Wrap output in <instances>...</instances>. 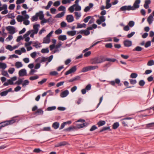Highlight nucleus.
Returning <instances> with one entry per match:
<instances>
[{"label":"nucleus","mask_w":154,"mask_h":154,"mask_svg":"<svg viewBox=\"0 0 154 154\" xmlns=\"http://www.w3.org/2000/svg\"><path fill=\"white\" fill-rule=\"evenodd\" d=\"M66 10V8L65 7L63 6H60L58 8V10L59 11H65Z\"/></svg>","instance_id":"64"},{"label":"nucleus","mask_w":154,"mask_h":154,"mask_svg":"<svg viewBox=\"0 0 154 154\" xmlns=\"http://www.w3.org/2000/svg\"><path fill=\"white\" fill-rule=\"evenodd\" d=\"M43 111L42 110V109H37V111L35 113V114H36L38 113V115H42L43 114Z\"/></svg>","instance_id":"38"},{"label":"nucleus","mask_w":154,"mask_h":154,"mask_svg":"<svg viewBox=\"0 0 154 154\" xmlns=\"http://www.w3.org/2000/svg\"><path fill=\"white\" fill-rule=\"evenodd\" d=\"M65 12L64 11L60 13L57 14L56 16V18H60L64 16Z\"/></svg>","instance_id":"30"},{"label":"nucleus","mask_w":154,"mask_h":154,"mask_svg":"<svg viewBox=\"0 0 154 154\" xmlns=\"http://www.w3.org/2000/svg\"><path fill=\"white\" fill-rule=\"evenodd\" d=\"M81 78V76H77L74 77L73 78L71 79H70V80H67L66 81V82H73L77 80H79Z\"/></svg>","instance_id":"11"},{"label":"nucleus","mask_w":154,"mask_h":154,"mask_svg":"<svg viewBox=\"0 0 154 154\" xmlns=\"http://www.w3.org/2000/svg\"><path fill=\"white\" fill-rule=\"evenodd\" d=\"M100 61L99 57H97L91 59V64H96L100 63Z\"/></svg>","instance_id":"2"},{"label":"nucleus","mask_w":154,"mask_h":154,"mask_svg":"<svg viewBox=\"0 0 154 154\" xmlns=\"http://www.w3.org/2000/svg\"><path fill=\"white\" fill-rule=\"evenodd\" d=\"M40 26L39 24H34L33 26V29L32 30V32H34V33H37L38 31V27Z\"/></svg>","instance_id":"10"},{"label":"nucleus","mask_w":154,"mask_h":154,"mask_svg":"<svg viewBox=\"0 0 154 154\" xmlns=\"http://www.w3.org/2000/svg\"><path fill=\"white\" fill-rule=\"evenodd\" d=\"M47 80V79L46 78H44L41 81L38 82V83L39 84L42 85L43 83H45Z\"/></svg>","instance_id":"49"},{"label":"nucleus","mask_w":154,"mask_h":154,"mask_svg":"<svg viewBox=\"0 0 154 154\" xmlns=\"http://www.w3.org/2000/svg\"><path fill=\"white\" fill-rule=\"evenodd\" d=\"M115 83L118 84V85L119 86H121L122 85V83L120 82V80L119 79H116L115 81H112L110 82V84L113 86H114Z\"/></svg>","instance_id":"5"},{"label":"nucleus","mask_w":154,"mask_h":154,"mask_svg":"<svg viewBox=\"0 0 154 154\" xmlns=\"http://www.w3.org/2000/svg\"><path fill=\"white\" fill-rule=\"evenodd\" d=\"M32 44H33V46L35 47L36 48H40L41 47V46L39 45H41V44L40 43H39V45H38V43L36 42H33L32 43Z\"/></svg>","instance_id":"39"},{"label":"nucleus","mask_w":154,"mask_h":154,"mask_svg":"<svg viewBox=\"0 0 154 154\" xmlns=\"http://www.w3.org/2000/svg\"><path fill=\"white\" fill-rule=\"evenodd\" d=\"M74 7L75 6H74V5H73L69 8L68 10L70 12L72 13L74 11Z\"/></svg>","instance_id":"55"},{"label":"nucleus","mask_w":154,"mask_h":154,"mask_svg":"<svg viewBox=\"0 0 154 154\" xmlns=\"http://www.w3.org/2000/svg\"><path fill=\"white\" fill-rule=\"evenodd\" d=\"M110 127L109 126H107V127H103L102 129L100 130L99 131L100 132H101L103 131L107 130H109L110 131H111V129H110Z\"/></svg>","instance_id":"33"},{"label":"nucleus","mask_w":154,"mask_h":154,"mask_svg":"<svg viewBox=\"0 0 154 154\" xmlns=\"http://www.w3.org/2000/svg\"><path fill=\"white\" fill-rule=\"evenodd\" d=\"M151 3L150 0H146L145 1V4L143 5L144 7L146 9H147L149 7V5Z\"/></svg>","instance_id":"17"},{"label":"nucleus","mask_w":154,"mask_h":154,"mask_svg":"<svg viewBox=\"0 0 154 154\" xmlns=\"http://www.w3.org/2000/svg\"><path fill=\"white\" fill-rule=\"evenodd\" d=\"M37 13H38V17H39V18L40 20H42L44 19V15L42 11H40Z\"/></svg>","instance_id":"21"},{"label":"nucleus","mask_w":154,"mask_h":154,"mask_svg":"<svg viewBox=\"0 0 154 154\" xmlns=\"http://www.w3.org/2000/svg\"><path fill=\"white\" fill-rule=\"evenodd\" d=\"M105 124L106 122L105 121L100 120L98 122L97 125L99 127H100L104 125Z\"/></svg>","instance_id":"27"},{"label":"nucleus","mask_w":154,"mask_h":154,"mask_svg":"<svg viewBox=\"0 0 154 154\" xmlns=\"http://www.w3.org/2000/svg\"><path fill=\"white\" fill-rule=\"evenodd\" d=\"M16 19L18 22H21L24 20V17L22 15H18Z\"/></svg>","instance_id":"18"},{"label":"nucleus","mask_w":154,"mask_h":154,"mask_svg":"<svg viewBox=\"0 0 154 154\" xmlns=\"http://www.w3.org/2000/svg\"><path fill=\"white\" fill-rule=\"evenodd\" d=\"M72 73L75 72L77 69L76 66H75L69 69Z\"/></svg>","instance_id":"51"},{"label":"nucleus","mask_w":154,"mask_h":154,"mask_svg":"<svg viewBox=\"0 0 154 154\" xmlns=\"http://www.w3.org/2000/svg\"><path fill=\"white\" fill-rule=\"evenodd\" d=\"M6 29L9 31V33L11 34H13L15 32V28L13 26H9L6 27Z\"/></svg>","instance_id":"3"},{"label":"nucleus","mask_w":154,"mask_h":154,"mask_svg":"<svg viewBox=\"0 0 154 154\" xmlns=\"http://www.w3.org/2000/svg\"><path fill=\"white\" fill-rule=\"evenodd\" d=\"M132 118L131 117H127L125 118L122 119V124L124 126H127L128 122L126 121L125 120L128 119H131Z\"/></svg>","instance_id":"14"},{"label":"nucleus","mask_w":154,"mask_h":154,"mask_svg":"<svg viewBox=\"0 0 154 154\" xmlns=\"http://www.w3.org/2000/svg\"><path fill=\"white\" fill-rule=\"evenodd\" d=\"M139 5L134 3L133 6H131L132 10H134L139 7Z\"/></svg>","instance_id":"36"},{"label":"nucleus","mask_w":154,"mask_h":154,"mask_svg":"<svg viewBox=\"0 0 154 154\" xmlns=\"http://www.w3.org/2000/svg\"><path fill=\"white\" fill-rule=\"evenodd\" d=\"M90 71L89 66L84 67L82 69L81 72H85Z\"/></svg>","instance_id":"42"},{"label":"nucleus","mask_w":154,"mask_h":154,"mask_svg":"<svg viewBox=\"0 0 154 154\" xmlns=\"http://www.w3.org/2000/svg\"><path fill=\"white\" fill-rule=\"evenodd\" d=\"M137 76V74L135 73H132L130 76V77L132 78H136Z\"/></svg>","instance_id":"52"},{"label":"nucleus","mask_w":154,"mask_h":154,"mask_svg":"<svg viewBox=\"0 0 154 154\" xmlns=\"http://www.w3.org/2000/svg\"><path fill=\"white\" fill-rule=\"evenodd\" d=\"M66 20L69 23H71L74 21V17L72 15H69L67 16Z\"/></svg>","instance_id":"12"},{"label":"nucleus","mask_w":154,"mask_h":154,"mask_svg":"<svg viewBox=\"0 0 154 154\" xmlns=\"http://www.w3.org/2000/svg\"><path fill=\"white\" fill-rule=\"evenodd\" d=\"M23 82L22 85L24 88L25 87L26 85H28L29 83V81L27 79L25 80Z\"/></svg>","instance_id":"26"},{"label":"nucleus","mask_w":154,"mask_h":154,"mask_svg":"<svg viewBox=\"0 0 154 154\" xmlns=\"http://www.w3.org/2000/svg\"><path fill=\"white\" fill-rule=\"evenodd\" d=\"M154 128V122L148 124L146 125V129H152Z\"/></svg>","instance_id":"15"},{"label":"nucleus","mask_w":154,"mask_h":154,"mask_svg":"<svg viewBox=\"0 0 154 154\" xmlns=\"http://www.w3.org/2000/svg\"><path fill=\"white\" fill-rule=\"evenodd\" d=\"M142 49L143 48L141 47L137 46L135 48L133 49V51H140L142 50Z\"/></svg>","instance_id":"35"},{"label":"nucleus","mask_w":154,"mask_h":154,"mask_svg":"<svg viewBox=\"0 0 154 154\" xmlns=\"http://www.w3.org/2000/svg\"><path fill=\"white\" fill-rule=\"evenodd\" d=\"M123 44L125 47H128L131 45L132 42L131 41L126 40L124 41Z\"/></svg>","instance_id":"9"},{"label":"nucleus","mask_w":154,"mask_h":154,"mask_svg":"<svg viewBox=\"0 0 154 154\" xmlns=\"http://www.w3.org/2000/svg\"><path fill=\"white\" fill-rule=\"evenodd\" d=\"M58 39L59 40L63 41L66 39L67 37L65 35H60L58 36Z\"/></svg>","instance_id":"22"},{"label":"nucleus","mask_w":154,"mask_h":154,"mask_svg":"<svg viewBox=\"0 0 154 154\" xmlns=\"http://www.w3.org/2000/svg\"><path fill=\"white\" fill-rule=\"evenodd\" d=\"M138 83L140 86H143L145 85V82L144 80H141L139 81Z\"/></svg>","instance_id":"43"},{"label":"nucleus","mask_w":154,"mask_h":154,"mask_svg":"<svg viewBox=\"0 0 154 154\" xmlns=\"http://www.w3.org/2000/svg\"><path fill=\"white\" fill-rule=\"evenodd\" d=\"M148 66H151L154 65V61L153 60H151L148 61L147 63Z\"/></svg>","instance_id":"44"},{"label":"nucleus","mask_w":154,"mask_h":154,"mask_svg":"<svg viewBox=\"0 0 154 154\" xmlns=\"http://www.w3.org/2000/svg\"><path fill=\"white\" fill-rule=\"evenodd\" d=\"M23 79H21L19 78L18 80L14 84H17L18 85H22L23 82Z\"/></svg>","instance_id":"34"},{"label":"nucleus","mask_w":154,"mask_h":154,"mask_svg":"<svg viewBox=\"0 0 154 154\" xmlns=\"http://www.w3.org/2000/svg\"><path fill=\"white\" fill-rule=\"evenodd\" d=\"M26 73V71L24 69L20 70L18 73L20 77L27 75Z\"/></svg>","instance_id":"7"},{"label":"nucleus","mask_w":154,"mask_h":154,"mask_svg":"<svg viewBox=\"0 0 154 154\" xmlns=\"http://www.w3.org/2000/svg\"><path fill=\"white\" fill-rule=\"evenodd\" d=\"M101 63L103 62L106 61V58H105V57L103 56H100L99 57Z\"/></svg>","instance_id":"45"},{"label":"nucleus","mask_w":154,"mask_h":154,"mask_svg":"<svg viewBox=\"0 0 154 154\" xmlns=\"http://www.w3.org/2000/svg\"><path fill=\"white\" fill-rule=\"evenodd\" d=\"M32 32L31 30L28 31L24 35H23V38H25L26 37H28V36Z\"/></svg>","instance_id":"47"},{"label":"nucleus","mask_w":154,"mask_h":154,"mask_svg":"<svg viewBox=\"0 0 154 154\" xmlns=\"http://www.w3.org/2000/svg\"><path fill=\"white\" fill-rule=\"evenodd\" d=\"M58 74V72L56 71H52L50 73V74L51 75L55 76L57 75Z\"/></svg>","instance_id":"59"},{"label":"nucleus","mask_w":154,"mask_h":154,"mask_svg":"<svg viewBox=\"0 0 154 154\" xmlns=\"http://www.w3.org/2000/svg\"><path fill=\"white\" fill-rule=\"evenodd\" d=\"M53 57V55L50 56L48 58V57H42V60L40 63L45 62L47 60H48V62H50L52 60Z\"/></svg>","instance_id":"4"},{"label":"nucleus","mask_w":154,"mask_h":154,"mask_svg":"<svg viewBox=\"0 0 154 154\" xmlns=\"http://www.w3.org/2000/svg\"><path fill=\"white\" fill-rule=\"evenodd\" d=\"M32 32L31 30L28 31L24 35H23V38H25L26 37H28V36Z\"/></svg>","instance_id":"48"},{"label":"nucleus","mask_w":154,"mask_h":154,"mask_svg":"<svg viewBox=\"0 0 154 154\" xmlns=\"http://www.w3.org/2000/svg\"><path fill=\"white\" fill-rule=\"evenodd\" d=\"M32 32L31 30L28 31L24 35H23V38H25L26 37H28V36Z\"/></svg>","instance_id":"46"},{"label":"nucleus","mask_w":154,"mask_h":154,"mask_svg":"<svg viewBox=\"0 0 154 154\" xmlns=\"http://www.w3.org/2000/svg\"><path fill=\"white\" fill-rule=\"evenodd\" d=\"M42 53H48L49 52V50L48 48H43L41 51Z\"/></svg>","instance_id":"41"},{"label":"nucleus","mask_w":154,"mask_h":154,"mask_svg":"<svg viewBox=\"0 0 154 154\" xmlns=\"http://www.w3.org/2000/svg\"><path fill=\"white\" fill-rule=\"evenodd\" d=\"M7 92L6 91H3L0 93V95L2 96H6L8 94Z\"/></svg>","instance_id":"57"},{"label":"nucleus","mask_w":154,"mask_h":154,"mask_svg":"<svg viewBox=\"0 0 154 154\" xmlns=\"http://www.w3.org/2000/svg\"><path fill=\"white\" fill-rule=\"evenodd\" d=\"M119 126V124L118 122L114 123L112 125V128L114 129H116Z\"/></svg>","instance_id":"37"},{"label":"nucleus","mask_w":154,"mask_h":154,"mask_svg":"<svg viewBox=\"0 0 154 154\" xmlns=\"http://www.w3.org/2000/svg\"><path fill=\"white\" fill-rule=\"evenodd\" d=\"M68 143L67 142L65 141H63L60 142L56 144L55 146V147H57L62 146H64L66 145H68Z\"/></svg>","instance_id":"8"},{"label":"nucleus","mask_w":154,"mask_h":154,"mask_svg":"<svg viewBox=\"0 0 154 154\" xmlns=\"http://www.w3.org/2000/svg\"><path fill=\"white\" fill-rule=\"evenodd\" d=\"M15 71V69L14 68H10L8 70V72L11 74H12Z\"/></svg>","instance_id":"61"},{"label":"nucleus","mask_w":154,"mask_h":154,"mask_svg":"<svg viewBox=\"0 0 154 154\" xmlns=\"http://www.w3.org/2000/svg\"><path fill=\"white\" fill-rule=\"evenodd\" d=\"M151 44V42L150 41H148L147 42L145 45V47L147 48L150 46Z\"/></svg>","instance_id":"50"},{"label":"nucleus","mask_w":154,"mask_h":154,"mask_svg":"<svg viewBox=\"0 0 154 154\" xmlns=\"http://www.w3.org/2000/svg\"><path fill=\"white\" fill-rule=\"evenodd\" d=\"M74 13L75 14V16L76 17V19H78L79 17H81V14L80 13H79L78 12H75Z\"/></svg>","instance_id":"58"},{"label":"nucleus","mask_w":154,"mask_h":154,"mask_svg":"<svg viewBox=\"0 0 154 154\" xmlns=\"http://www.w3.org/2000/svg\"><path fill=\"white\" fill-rule=\"evenodd\" d=\"M91 18V16H88L86 17L85 18L83 21L85 23H87L89 20V19Z\"/></svg>","instance_id":"62"},{"label":"nucleus","mask_w":154,"mask_h":154,"mask_svg":"<svg viewBox=\"0 0 154 154\" xmlns=\"http://www.w3.org/2000/svg\"><path fill=\"white\" fill-rule=\"evenodd\" d=\"M15 66L17 68H18L22 66L23 64L20 62H17L15 63Z\"/></svg>","instance_id":"28"},{"label":"nucleus","mask_w":154,"mask_h":154,"mask_svg":"<svg viewBox=\"0 0 154 154\" xmlns=\"http://www.w3.org/2000/svg\"><path fill=\"white\" fill-rule=\"evenodd\" d=\"M76 129L77 128L76 127L74 126H71L65 129L64 130V131H70L72 130H74Z\"/></svg>","instance_id":"16"},{"label":"nucleus","mask_w":154,"mask_h":154,"mask_svg":"<svg viewBox=\"0 0 154 154\" xmlns=\"http://www.w3.org/2000/svg\"><path fill=\"white\" fill-rule=\"evenodd\" d=\"M132 10L131 6V5H125L119 9V11H125L126 10L130 11Z\"/></svg>","instance_id":"6"},{"label":"nucleus","mask_w":154,"mask_h":154,"mask_svg":"<svg viewBox=\"0 0 154 154\" xmlns=\"http://www.w3.org/2000/svg\"><path fill=\"white\" fill-rule=\"evenodd\" d=\"M52 126L54 129H56L59 128V123L57 122H55L52 124Z\"/></svg>","instance_id":"25"},{"label":"nucleus","mask_w":154,"mask_h":154,"mask_svg":"<svg viewBox=\"0 0 154 154\" xmlns=\"http://www.w3.org/2000/svg\"><path fill=\"white\" fill-rule=\"evenodd\" d=\"M153 20V16L152 14H150L148 17L147 19V21L149 24H151Z\"/></svg>","instance_id":"19"},{"label":"nucleus","mask_w":154,"mask_h":154,"mask_svg":"<svg viewBox=\"0 0 154 154\" xmlns=\"http://www.w3.org/2000/svg\"><path fill=\"white\" fill-rule=\"evenodd\" d=\"M50 41V38H48L47 36L45 37L43 39V43L48 44L49 43Z\"/></svg>","instance_id":"23"},{"label":"nucleus","mask_w":154,"mask_h":154,"mask_svg":"<svg viewBox=\"0 0 154 154\" xmlns=\"http://www.w3.org/2000/svg\"><path fill=\"white\" fill-rule=\"evenodd\" d=\"M76 33V30L68 31L67 32V34L69 36H73L75 35Z\"/></svg>","instance_id":"20"},{"label":"nucleus","mask_w":154,"mask_h":154,"mask_svg":"<svg viewBox=\"0 0 154 154\" xmlns=\"http://www.w3.org/2000/svg\"><path fill=\"white\" fill-rule=\"evenodd\" d=\"M69 91L66 90L62 92L60 94V97H65L67 96L69 94Z\"/></svg>","instance_id":"13"},{"label":"nucleus","mask_w":154,"mask_h":154,"mask_svg":"<svg viewBox=\"0 0 154 154\" xmlns=\"http://www.w3.org/2000/svg\"><path fill=\"white\" fill-rule=\"evenodd\" d=\"M129 81L130 83L132 85L135 84L137 82V81L135 79H130L129 80Z\"/></svg>","instance_id":"60"},{"label":"nucleus","mask_w":154,"mask_h":154,"mask_svg":"<svg viewBox=\"0 0 154 154\" xmlns=\"http://www.w3.org/2000/svg\"><path fill=\"white\" fill-rule=\"evenodd\" d=\"M106 61L111 62H116L117 63H118V61L115 58H106Z\"/></svg>","instance_id":"31"},{"label":"nucleus","mask_w":154,"mask_h":154,"mask_svg":"<svg viewBox=\"0 0 154 154\" xmlns=\"http://www.w3.org/2000/svg\"><path fill=\"white\" fill-rule=\"evenodd\" d=\"M134 25V22L133 21H130L128 23V26L131 27H132Z\"/></svg>","instance_id":"56"},{"label":"nucleus","mask_w":154,"mask_h":154,"mask_svg":"<svg viewBox=\"0 0 154 154\" xmlns=\"http://www.w3.org/2000/svg\"><path fill=\"white\" fill-rule=\"evenodd\" d=\"M87 123L86 122L83 123L82 124H78L77 125V128H83L87 125Z\"/></svg>","instance_id":"24"},{"label":"nucleus","mask_w":154,"mask_h":154,"mask_svg":"<svg viewBox=\"0 0 154 154\" xmlns=\"http://www.w3.org/2000/svg\"><path fill=\"white\" fill-rule=\"evenodd\" d=\"M19 120L16 118V117L13 118L11 120L9 121H5L0 123V129L2 128L7 125H11L16 122H18Z\"/></svg>","instance_id":"1"},{"label":"nucleus","mask_w":154,"mask_h":154,"mask_svg":"<svg viewBox=\"0 0 154 154\" xmlns=\"http://www.w3.org/2000/svg\"><path fill=\"white\" fill-rule=\"evenodd\" d=\"M38 78L39 76H32L30 77L29 79L30 80L33 81L38 79Z\"/></svg>","instance_id":"54"},{"label":"nucleus","mask_w":154,"mask_h":154,"mask_svg":"<svg viewBox=\"0 0 154 154\" xmlns=\"http://www.w3.org/2000/svg\"><path fill=\"white\" fill-rule=\"evenodd\" d=\"M38 13H37L35 16H32L31 19V20L32 21H37V20L38 19Z\"/></svg>","instance_id":"32"},{"label":"nucleus","mask_w":154,"mask_h":154,"mask_svg":"<svg viewBox=\"0 0 154 154\" xmlns=\"http://www.w3.org/2000/svg\"><path fill=\"white\" fill-rule=\"evenodd\" d=\"M56 106H53L51 107H48L47 109L48 111H50L53 110H55L56 109Z\"/></svg>","instance_id":"53"},{"label":"nucleus","mask_w":154,"mask_h":154,"mask_svg":"<svg viewBox=\"0 0 154 154\" xmlns=\"http://www.w3.org/2000/svg\"><path fill=\"white\" fill-rule=\"evenodd\" d=\"M7 67V65L5 63L0 62V68L3 69H5Z\"/></svg>","instance_id":"29"},{"label":"nucleus","mask_w":154,"mask_h":154,"mask_svg":"<svg viewBox=\"0 0 154 154\" xmlns=\"http://www.w3.org/2000/svg\"><path fill=\"white\" fill-rule=\"evenodd\" d=\"M89 70H91L95 69H97L98 68V66H89Z\"/></svg>","instance_id":"40"},{"label":"nucleus","mask_w":154,"mask_h":154,"mask_svg":"<svg viewBox=\"0 0 154 154\" xmlns=\"http://www.w3.org/2000/svg\"><path fill=\"white\" fill-rule=\"evenodd\" d=\"M99 19L102 22H103L106 20L105 17L103 16H101L99 17Z\"/></svg>","instance_id":"63"}]
</instances>
